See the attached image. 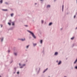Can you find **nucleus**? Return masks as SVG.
<instances>
[{
	"instance_id": "55",
	"label": "nucleus",
	"mask_w": 77,
	"mask_h": 77,
	"mask_svg": "<svg viewBox=\"0 0 77 77\" xmlns=\"http://www.w3.org/2000/svg\"><path fill=\"white\" fill-rule=\"evenodd\" d=\"M40 46L41 47V45H40Z\"/></svg>"
},
{
	"instance_id": "53",
	"label": "nucleus",
	"mask_w": 77,
	"mask_h": 77,
	"mask_svg": "<svg viewBox=\"0 0 77 77\" xmlns=\"http://www.w3.org/2000/svg\"><path fill=\"white\" fill-rule=\"evenodd\" d=\"M68 14V13H67V14Z\"/></svg>"
},
{
	"instance_id": "50",
	"label": "nucleus",
	"mask_w": 77,
	"mask_h": 77,
	"mask_svg": "<svg viewBox=\"0 0 77 77\" xmlns=\"http://www.w3.org/2000/svg\"><path fill=\"white\" fill-rule=\"evenodd\" d=\"M76 3L77 4V0H76Z\"/></svg>"
},
{
	"instance_id": "36",
	"label": "nucleus",
	"mask_w": 77,
	"mask_h": 77,
	"mask_svg": "<svg viewBox=\"0 0 77 77\" xmlns=\"http://www.w3.org/2000/svg\"><path fill=\"white\" fill-rule=\"evenodd\" d=\"M10 50H8V53H10Z\"/></svg>"
},
{
	"instance_id": "33",
	"label": "nucleus",
	"mask_w": 77,
	"mask_h": 77,
	"mask_svg": "<svg viewBox=\"0 0 77 77\" xmlns=\"http://www.w3.org/2000/svg\"><path fill=\"white\" fill-rule=\"evenodd\" d=\"M12 62H13V60H12L11 62H10V63H12Z\"/></svg>"
},
{
	"instance_id": "22",
	"label": "nucleus",
	"mask_w": 77,
	"mask_h": 77,
	"mask_svg": "<svg viewBox=\"0 0 77 77\" xmlns=\"http://www.w3.org/2000/svg\"><path fill=\"white\" fill-rule=\"evenodd\" d=\"M15 70V72H16L17 71V67H15L14 69Z\"/></svg>"
},
{
	"instance_id": "11",
	"label": "nucleus",
	"mask_w": 77,
	"mask_h": 77,
	"mask_svg": "<svg viewBox=\"0 0 77 77\" xmlns=\"http://www.w3.org/2000/svg\"><path fill=\"white\" fill-rule=\"evenodd\" d=\"M2 11H5L6 12V11H8V10L7 9H2Z\"/></svg>"
},
{
	"instance_id": "34",
	"label": "nucleus",
	"mask_w": 77,
	"mask_h": 77,
	"mask_svg": "<svg viewBox=\"0 0 77 77\" xmlns=\"http://www.w3.org/2000/svg\"><path fill=\"white\" fill-rule=\"evenodd\" d=\"M74 44H72V47H74Z\"/></svg>"
},
{
	"instance_id": "14",
	"label": "nucleus",
	"mask_w": 77,
	"mask_h": 77,
	"mask_svg": "<svg viewBox=\"0 0 77 77\" xmlns=\"http://www.w3.org/2000/svg\"><path fill=\"white\" fill-rule=\"evenodd\" d=\"M51 6L50 5H48L47 6L46 8H50Z\"/></svg>"
},
{
	"instance_id": "45",
	"label": "nucleus",
	"mask_w": 77,
	"mask_h": 77,
	"mask_svg": "<svg viewBox=\"0 0 77 77\" xmlns=\"http://www.w3.org/2000/svg\"><path fill=\"white\" fill-rule=\"evenodd\" d=\"M62 29H63V28H62L60 29V30H62Z\"/></svg>"
},
{
	"instance_id": "3",
	"label": "nucleus",
	"mask_w": 77,
	"mask_h": 77,
	"mask_svg": "<svg viewBox=\"0 0 77 77\" xmlns=\"http://www.w3.org/2000/svg\"><path fill=\"white\" fill-rule=\"evenodd\" d=\"M14 28H15V26L11 27L10 28L8 29V30H13V29Z\"/></svg>"
},
{
	"instance_id": "40",
	"label": "nucleus",
	"mask_w": 77,
	"mask_h": 77,
	"mask_svg": "<svg viewBox=\"0 0 77 77\" xmlns=\"http://www.w3.org/2000/svg\"><path fill=\"white\" fill-rule=\"evenodd\" d=\"M58 60H57V61H56V62H57H57H58Z\"/></svg>"
},
{
	"instance_id": "56",
	"label": "nucleus",
	"mask_w": 77,
	"mask_h": 77,
	"mask_svg": "<svg viewBox=\"0 0 77 77\" xmlns=\"http://www.w3.org/2000/svg\"><path fill=\"white\" fill-rule=\"evenodd\" d=\"M40 33V34H41V33Z\"/></svg>"
},
{
	"instance_id": "49",
	"label": "nucleus",
	"mask_w": 77,
	"mask_h": 77,
	"mask_svg": "<svg viewBox=\"0 0 77 77\" xmlns=\"http://www.w3.org/2000/svg\"><path fill=\"white\" fill-rule=\"evenodd\" d=\"M67 59H68V58H66V60H67Z\"/></svg>"
},
{
	"instance_id": "2",
	"label": "nucleus",
	"mask_w": 77,
	"mask_h": 77,
	"mask_svg": "<svg viewBox=\"0 0 77 77\" xmlns=\"http://www.w3.org/2000/svg\"><path fill=\"white\" fill-rule=\"evenodd\" d=\"M19 66L20 68V69H22V68H23V67L26 66V64H21L20 63H19Z\"/></svg>"
},
{
	"instance_id": "29",
	"label": "nucleus",
	"mask_w": 77,
	"mask_h": 77,
	"mask_svg": "<svg viewBox=\"0 0 77 77\" xmlns=\"http://www.w3.org/2000/svg\"><path fill=\"white\" fill-rule=\"evenodd\" d=\"M39 70H38L37 72V75L39 74Z\"/></svg>"
},
{
	"instance_id": "28",
	"label": "nucleus",
	"mask_w": 77,
	"mask_h": 77,
	"mask_svg": "<svg viewBox=\"0 0 77 77\" xmlns=\"http://www.w3.org/2000/svg\"><path fill=\"white\" fill-rule=\"evenodd\" d=\"M41 23H42V24H43L44 23V20H42Z\"/></svg>"
},
{
	"instance_id": "37",
	"label": "nucleus",
	"mask_w": 77,
	"mask_h": 77,
	"mask_svg": "<svg viewBox=\"0 0 77 77\" xmlns=\"http://www.w3.org/2000/svg\"><path fill=\"white\" fill-rule=\"evenodd\" d=\"M36 72H37V71H38V68H36Z\"/></svg>"
},
{
	"instance_id": "52",
	"label": "nucleus",
	"mask_w": 77,
	"mask_h": 77,
	"mask_svg": "<svg viewBox=\"0 0 77 77\" xmlns=\"http://www.w3.org/2000/svg\"><path fill=\"white\" fill-rule=\"evenodd\" d=\"M0 77H2V76H0Z\"/></svg>"
},
{
	"instance_id": "24",
	"label": "nucleus",
	"mask_w": 77,
	"mask_h": 77,
	"mask_svg": "<svg viewBox=\"0 0 77 77\" xmlns=\"http://www.w3.org/2000/svg\"><path fill=\"white\" fill-rule=\"evenodd\" d=\"M29 46H30L29 45H28L27 46H26V48H29Z\"/></svg>"
},
{
	"instance_id": "10",
	"label": "nucleus",
	"mask_w": 77,
	"mask_h": 77,
	"mask_svg": "<svg viewBox=\"0 0 77 77\" xmlns=\"http://www.w3.org/2000/svg\"><path fill=\"white\" fill-rule=\"evenodd\" d=\"M52 24H53V23H52V22H50V23H49L48 25H49V26H51V25H52Z\"/></svg>"
},
{
	"instance_id": "16",
	"label": "nucleus",
	"mask_w": 77,
	"mask_h": 77,
	"mask_svg": "<svg viewBox=\"0 0 77 77\" xmlns=\"http://www.w3.org/2000/svg\"><path fill=\"white\" fill-rule=\"evenodd\" d=\"M3 0H0V4H2V3H3Z\"/></svg>"
},
{
	"instance_id": "47",
	"label": "nucleus",
	"mask_w": 77,
	"mask_h": 77,
	"mask_svg": "<svg viewBox=\"0 0 77 77\" xmlns=\"http://www.w3.org/2000/svg\"><path fill=\"white\" fill-rule=\"evenodd\" d=\"M39 70L40 71V69H41V68H39Z\"/></svg>"
},
{
	"instance_id": "8",
	"label": "nucleus",
	"mask_w": 77,
	"mask_h": 77,
	"mask_svg": "<svg viewBox=\"0 0 77 77\" xmlns=\"http://www.w3.org/2000/svg\"><path fill=\"white\" fill-rule=\"evenodd\" d=\"M12 26H15V22H12Z\"/></svg>"
},
{
	"instance_id": "38",
	"label": "nucleus",
	"mask_w": 77,
	"mask_h": 77,
	"mask_svg": "<svg viewBox=\"0 0 77 77\" xmlns=\"http://www.w3.org/2000/svg\"><path fill=\"white\" fill-rule=\"evenodd\" d=\"M2 27H3V25H1V28H2Z\"/></svg>"
},
{
	"instance_id": "15",
	"label": "nucleus",
	"mask_w": 77,
	"mask_h": 77,
	"mask_svg": "<svg viewBox=\"0 0 77 77\" xmlns=\"http://www.w3.org/2000/svg\"><path fill=\"white\" fill-rule=\"evenodd\" d=\"M14 56H17V53L16 52H14Z\"/></svg>"
},
{
	"instance_id": "19",
	"label": "nucleus",
	"mask_w": 77,
	"mask_h": 77,
	"mask_svg": "<svg viewBox=\"0 0 77 77\" xmlns=\"http://www.w3.org/2000/svg\"><path fill=\"white\" fill-rule=\"evenodd\" d=\"M74 39V36H73L71 38V40H73Z\"/></svg>"
},
{
	"instance_id": "5",
	"label": "nucleus",
	"mask_w": 77,
	"mask_h": 77,
	"mask_svg": "<svg viewBox=\"0 0 77 77\" xmlns=\"http://www.w3.org/2000/svg\"><path fill=\"white\" fill-rule=\"evenodd\" d=\"M58 52H55L54 54V56H57L58 55Z\"/></svg>"
},
{
	"instance_id": "13",
	"label": "nucleus",
	"mask_w": 77,
	"mask_h": 77,
	"mask_svg": "<svg viewBox=\"0 0 77 77\" xmlns=\"http://www.w3.org/2000/svg\"><path fill=\"white\" fill-rule=\"evenodd\" d=\"M37 45V44H36V43H33V45L34 47H35V46H36Z\"/></svg>"
},
{
	"instance_id": "44",
	"label": "nucleus",
	"mask_w": 77,
	"mask_h": 77,
	"mask_svg": "<svg viewBox=\"0 0 77 77\" xmlns=\"http://www.w3.org/2000/svg\"><path fill=\"white\" fill-rule=\"evenodd\" d=\"M43 50L44 51V50H45V48H44V47H43Z\"/></svg>"
},
{
	"instance_id": "57",
	"label": "nucleus",
	"mask_w": 77,
	"mask_h": 77,
	"mask_svg": "<svg viewBox=\"0 0 77 77\" xmlns=\"http://www.w3.org/2000/svg\"><path fill=\"white\" fill-rule=\"evenodd\" d=\"M26 61H27V60H26Z\"/></svg>"
},
{
	"instance_id": "25",
	"label": "nucleus",
	"mask_w": 77,
	"mask_h": 77,
	"mask_svg": "<svg viewBox=\"0 0 77 77\" xmlns=\"http://www.w3.org/2000/svg\"><path fill=\"white\" fill-rule=\"evenodd\" d=\"M42 53H43V54H45L44 51V50H43V51H42Z\"/></svg>"
},
{
	"instance_id": "26",
	"label": "nucleus",
	"mask_w": 77,
	"mask_h": 77,
	"mask_svg": "<svg viewBox=\"0 0 77 77\" xmlns=\"http://www.w3.org/2000/svg\"><path fill=\"white\" fill-rule=\"evenodd\" d=\"M17 74H20V71H18L17 72Z\"/></svg>"
},
{
	"instance_id": "30",
	"label": "nucleus",
	"mask_w": 77,
	"mask_h": 77,
	"mask_svg": "<svg viewBox=\"0 0 77 77\" xmlns=\"http://www.w3.org/2000/svg\"><path fill=\"white\" fill-rule=\"evenodd\" d=\"M24 26L25 27H28V25H24Z\"/></svg>"
},
{
	"instance_id": "27",
	"label": "nucleus",
	"mask_w": 77,
	"mask_h": 77,
	"mask_svg": "<svg viewBox=\"0 0 77 77\" xmlns=\"http://www.w3.org/2000/svg\"><path fill=\"white\" fill-rule=\"evenodd\" d=\"M75 69H77V66H76L75 67Z\"/></svg>"
},
{
	"instance_id": "1",
	"label": "nucleus",
	"mask_w": 77,
	"mask_h": 77,
	"mask_svg": "<svg viewBox=\"0 0 77 77\" xmlns=\"http://www.w3.org/2000/svg\"><path fill=\"white\" fill-rule=\"evenodd\" d=\"M27 32H28L32 36V37L34 38V39H36V36L35 35V34H34V33L33 32L30 31H29V30H27Z\"/></svg>"
},
{
	"instance_id": "17",
	"label": "nucleus",
	"mask_w": 77,
	"mask_h": 77,
	"mask_svg": "<svg viewBox=\"0 0 77 77\" xmlns=\"http://www.w3.org/2000/svg\"><path fill=\"white\" fill-rule=\"evenodd\" d=\"M40 44H42V42H43V40H41L40 41Z\"/></svg>"
},
{
	"instance_id": "31",
	"label": "nucleus",
	"mask_w": 77,
	"mask_h": 77,
	"mask_svg": "<svg viewBox=\"0 0 77 77\" xmlns=\"http://www.w3.org/2000/svg\"><path fill=\"white\" fill-rule=\"evenodd\" d=\"M31 38H32V37H31V36H29V39H31Z\"/></svg>"
},
{
	"instance_id": "20",
	"label": "nucleus",
	"mask_w": 77,
	"mask_h": 77,
	"mask_svg": "<svg viewBox=\"0 0 77 77\" xmlns=\"http://www.w3.org/2000/svg\"><path fill=\"white\" fill-rule=\"evenodd\" d=\"M10 15L11 17H13V16H14V13H11V14Z\"/></svg>"
},
{
	"instance_id": "21",
	"label": "nucleus",
	"mask_w": 77,
	"mask_h": 77,
	"mask_svg": "<svg viewBox=\"0 0 77 77\" xmlns=\"http://www.w3.org/2000/svg\"><path fill=\"white\" fill-rule=\"evenodd\" d=\"M77 62V61L75 60L74 62V64H75V63H76Z\"/></svg>"
},
{
	"instance_id": "7",
	"label": "nucleus",
	"mask_w": 77,
	"mask_h": 77,
	"mask_svg": "<svg viewBox=\"0 0 77 77\" xmlns=\"http://www.w3.org/2000/svg\"><path fill=\"white\" fill-rule=\"evenodd\" d=\"M61 63H62V61H61V60H60L59 61V62H58V65H59Z\"/></svg>"
},
{
	"instance_id": "41",
	"label": "nucleus",
	"mask_w": 77,
	"mask_h": 77,
	"mask_svg": "<svg viewBox=\"0 0 77 77\" xmlns=\"http://www.w3.org/2000/svg\"><path fill=\"white\" fill-rule=\"evenodd\" d=\"M16 72H13V74H15V73Z\"/></svg>"
},
{
	"instance_id": "54",
	"label": "nucleus",
	"mask_w": 77,
	"mask_h": 77,
	"mask_svg": "<svg viewBox=\"0 0 77 77\" xmlns=\"http://www.w3.org/2000/svg\"><path fill=\"white\" fill-rule=\"evenodd\" d=\"M48 77H50V76H48Z\"/></svg>"
},
{
	"instance_id": "39",
	"label": "nucleus",
	"mask_w": 77,
	"mask_h": 77,
	"mask_svg": "<svg viewBox=\"0 0 77 77\" xmlns=\"http://www.w3.org/2000/svg\"><path fill=\"white\" fill-rule=\"evenodd\" d=\"M71 69H73V67H72V66L71 67Z\"/></svg>"
},
{
	"instance_id": "9",
	"label": "nucleus",
	"mask_w": 77,
	"mask_h": 77,
	"mask_svg": "<svg viewBox=\"0 0 77 77\" xmlns=\"http://www.w3.org/2000/svg\"><path fill=\"white\" fill-rule=\"evenodd\" d=\"M64 8V5H63L62 6V12H63Z\"/></svg>"
},
{
	"instance_id": "4",
	"label": "nucleus",
	"mask_w": 77,
	"mask_h": 77,
	"mask_svg": "<svg viewBox=\"0 0 77 77\" xmlns=\"http://www.w3.org/2000/svg\"><path fill=\"white\" fill-rule=\"evenodd\" d=\"M19 40H20V41H24L26 40V38H24L23 39V38H20L19 39Z\"/></svg>"
},
{
	"instance_id": "42",
	"label": "nucleus",
	"mask_w": 77,
	"mask_h": 77,
	"mask_svg": "<svg viewBox=\"0 0 77 77\" xmlns=\"http://www.w3.org/2000/svg\"><path fill=\"white\" fill-rule=\"evenodd\" d=\"M40 1H41V2H43V1H44V0H40Z\"/></svg>"
},
{
	"instance_id": "43",
	"label": "nucleus",
	"mask_w": 77,
	"mask_h": 77,
	"mask_svg": "<svg viewBox=\"0 0 77 77\" xmlns=\"http://www.w3.org/2000/svg\"><path fill=\"white\" fill-rule=\"evenodd\" d=\"M11 11H13V9L12 8V9H11Z\"/></svg>"
},
{
	"instance_id": "51",
	"label": "nucleus",
	"mask_w": 77,
	"mask_h": 77,
	"mask_svg": "<svg viewBox=\"0 0 77 77\" xmlns=\"http://www.w3.org/2000/svg\"><path fill=\"white\" fill-rule=\"evenodd\" d=\"M64 77H66V76H64Z\"/></svg>"
},
{
	"instance_id": "48",
	"label": "nucleus",
	"mask_w": 77,
	"mask_h": 77,
	"mask_svg": "<svg viewBox=\"0 0 77 77\" xmlns=\"http://www.w3.org/2000/svg\"><path fill=\"white\" fill-rule=\"evenodd\" d=\"M56 0H54V2H56Z\"/></svg>"
},
{
	"instance_id": "23",
	"label": "nucleus",
	"mask_w": 77,
	"mask_h": 77,
	"mask_svg": "<svg viewBox=\"0 0 77 77\" xmlns=\"http://www.w3.org/2000/svg\"><path fill=\"white\" fill-rule=\"evenodd\" d=\"M5 5H9V3L7 2H5Z\"/></svg>"
},
{
	"instance_id": "6",
	"label": "nucleus",
	"mask_w": 77,
	"mask_h": 77,
	"mask_svg": "<svg viewBox=\"0 0 77 77\" xmlns=\"http://www.w3.org/2000/svg\"><path fill=\"white\" fill-rule=\"evenodd\" d=\"M48 69V68H47L46 69H45L44 70L43 72V73H44L45 72L47 71V70Z\"/></svg>"
},
{
	"instance_id": "18",
	"label": "nucleus",
	"mask_w": 77,
	"mask_h": 77,
	"mask_svg": "<svg viewBox=\"0 0 77 77\" xmlns=\"http://www.w3.org/2000/svg\"><path fill=\"white\" fill-rule=\"evenodd\" d=\"M8 24L9 25V26H11V22H8Z\"/></svg>"
},
{
	"instance_id": "35",
	"label": "nucleus",
	"mask_w": 77,
	"mask_h": 77,
	"mask_svg": "<svg viewBox=\"0 0 77 77\" xmlns=\"http://www.w3.org/2000/svg\"><path fill=\"white\" fill-rule=\"evenodd\" d=\"M9 22L11 23L12 22V20H9Z\"/></svg>"
},
{
	"instance_id": "46",
	"label": "nucleus",
	"mask_w": 77,
	"mask_h": 77,
	"mask_svg": "<svg viewBox=\"0 0 77 77\" xmlns=\"http://www.w3.org/2000/svg\"><path fill=\"white\" fill-rule=\"evenodd\" d=\"M35 5H37V3H35Z\"/></svg>"
},
{
	"instance_id": "12",
	"label": "nucleus",
	"mask_w": 77,
	"mask_h": 77,
	"mask_svg": "<svg viewBox=\"0 0 77 77\" xmlns=\"http://www.w3.org/2000/svg\"><path fill=\"white\" fill-rule=\"evenodd\" d=\"M3 39H4L3 38V37H2L1 38V42H3Z\"/></svg>"
},
{
	"instance_id": "32",
	"label": "nucleus",
	"mask_w": 77,
	"mask_h": 77,
	"mask_svg": "<svg viewBox=\"0 0 77 77\" xmlns=\"http://www.w3.org/2000/svg\"><path fill=\"white\" fill-rule=\"evenodd\" d=\"M76 17V15H75L74 16V18H75V17Z\"/></svg>"
}]
</instances>
